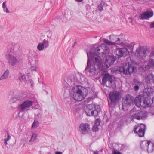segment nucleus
<instances>
[{
	"mask_svg": "<svg viewBox=\"0 0 154 154\" xmlns=\"http://www.w3.org/2000/svg\"><path fill=\"white\" fill-rule=\"evenodd\" d=\"M146 113L143 111H140L133 114L130 117V119L132 121L134 120H140L143 119L146 117Z\"/></svg>",
	"mask_w": 154,
	"mask_h": 154,
	"instance_id": "10",
	"label": "nucleus"
},
{
	"mask_svg": "<svg viewBox=\"0 0 154 154\" xmlns=\"http://www.w3.org/2000/svg\"><path fill=\"white\" fill-rule=\"evenodd\" d=\"M134 132L137 133L140 137H143L144 134V130L139 125L135 126Z\"/></svg>",
	"mask_w": 154,
	"mask_h": 154,
	"instance_id": "19",
	"label": "nucleus"
},
{
	"mask_svg": "<svg viewBox=\"0 0 154 154\" xmlns=\"http://www.w3.org/2000/svg\"><path fill=\"white\" fill-rule=\"evenodd\" d=\"M152 102L154 101V98H152Z\"/></svg>",
	"mask_w": 154,
	"mask_h": 154,
	"instance_id": "46",
	"label": "nucleus"
},
{
	"mask_svg": "<svg viewBox=\"0 0 154 154\" xmlns=\"http://www.w3.org/2000/svg\"><path fill=\"white\" fill-rule=\"evenodd\" d=\"M47 36L48 37V38H49V36H48V35H47Z\"/></svg>",
	"mask_w": 154,
	"mask_h": 154,
	"instance_id": "47",
	"label": "nucleus"
},
{
	"mask_svg": "<svg viewBox=\"0 0 154 154\" xmlns=\"http://www.w3.org/2000/svg\"><path fill=\"white\" fill-rule=\"evenodd\" d=\"M104 5L102 3H100L98 6V10L99 11H102L103 9V7Z\"/></svg>",
	"mask_w": 154,
	"mask_h": 154,
	"instance_id": "32",
	"label": "nucleus"
},
{
	"mask_svg": "<svg viewBox=\"0 0 154 154\" xmlns=\"http://www.w3.org/2000/svg\"><path fill=\"white\" fill-rule=\"evenodd\" d=\"M147 78L149 79V81H147L148 83H154V75H149V77H148Z\"/></svg>",
	"mask_w": 154,
	"mask_h": 154,
	"instance_id": "25",
	"label": "nucleus"
},
{
	"mask_svg": "<svg viewBox=\"0 0 154 154\" xmlns=\"http://www.w3.org/2000/svg\"><path fill=\"white\" fill-rule=\"evenodd\" d=\"M6 57L8 62L10 65L14 66L18 62V60L15 57L12 56L11 54H6Z\"/></svg>",
	"mask_w": 154,
	"mask_h": 154,
	"instance_id": "16",
	"label": "nucleus"
},
{
	"mask_svg": "<svg viewBox=\"0 0 154 154\" xmlns=\"http://www.w3.org/2000/svg\"><path fill=\"white\" fill-rule=\"evenodd\" d=\"M93 154H99V153H98V151H95L94 153H93Z\"/></svg>",
	"mask_w": 154,
	"mask_h": 154,
	"instance_id": "43",
	"label": "nucleus"
},
{
	"mask_svg": "<svg viewBox=\"0 0 154 154\" xmlns=\"http://www.w3.org/2000/svg\"><path fill=\"white\" fill-rule=\"evenodd\" d=\"M141 125H143V126L144 127H145V125L144 124H142Z\"/></svg>",
	"mask_w": 154,
	"mask_h": 154,
	"instance_id": "45",
	"label": "nucleus"
},
{
	"mask_svg": "<svg viewBox=\"0 0 154 154\" xmlns=\"http://www.w3.org/2000/svg\"><path fill=\"white\" fill-rule=\"evenodd\" d=\"M124 38V36L122 34L119 35L113 34L109 36L110 41L107 39H103V41L104 43L109 45L116 46L117 45L131 48L132 46L130 44L122 42Z\"/></svg>",
	"mask_w": 154,
	"mask_h": 154,
	"instance_id": "3",
	"label": "nucleus"
},
{
	"mask_svg": "<svg viewBox=\"0 0 154 154\" xmlns=\"http://www.w3.org/2000/svg\"><path fill=\"white\" fill-rule=\"evenodd\" d=\"M109 98L111 100V103L109 105V107L112 105H115L116 102L119 99V94L117 92L110 93L109 95Z\"/></svg>",
	"mask_w": 154,
	"mask_h": 154,
	"instance_id": "12",
	"label": "nucleus"
},
{
	"mask_svg": "<svg viewBox=\"0 0 154 154\" xmlns=\"http://www.w3.org/2000/svg\"><path fill=\"white\" fill-rule=\"evenodd\" d=\"M81 129L80 131L83 134H86L90 131V128L89 125L88 124H81L80 126Z\"/></svg>",
	"mask_w": 154,
	"mask_h": 154,
	"instance_id": "18",
	"label": "nucleus"
},
{
	"mask_svg": "<svg viewBox=\"0 0 154 154\" xmlns=\"http://www.w3.org/2000/svg\"><path fill=\"white\" fill-rule=\"evenodd\" d=\"M113 154H121V153L118 151H115L114 152Z\"/></svg>",
	"mask_w": 154,
	"mask_h": 154,
	"instance_id": "41",
	"label": "nucleus"
},
{
	"mask_svg": "<svg viewBox=\"0 0 154 154\" xmlns=\"http://www.w3.org/2000/svg\"><path fill=\"white\" fill-rule=\"evenodd\" d=\"M8 141L6 139H5L4 140V143L5 145L8 144L7 141Z\"/></svg>",
	"mask_w": 154,
	"mask_h": 154,
	"instance_id": "40",
	"label": "nucleus"
},
{
	"mask_svg": "<svg viewBox=\"0 0 154 154\" xmlns=\"http://www.w3.org/2000/svg\"><path fill=\"white\" fill-rule=\"evenodd\" d=\"M37 137V136L36 134L33 133L32 134L31 138L29 141L30 142L33 141L36 139Z\"/></svg>",
	"mask_w": 154,
	"mask_h": 154,
	"instance_id": "29",
	"label": "nucleus"
},
{
	"mask_svg": "<svg viewBox=\"0 0 154 154\" xmlns=\"http://www.w3.org/2000/svg\"><path fill=\"white\" fill-rule=\"evenodd\" d=\"M102 152V149H101V150H100Z\"/></svg>",
	"mask_w": 154,
	"mask_h": 154,
	"instance_id": "48",
	"label": "nucleus"
},
{
	"mask_svg": "<svg viewBox=\"0 0 154 154\" xmlns=\"http://www.w3.org/2000/svg\"><path fill=\"white\" fill-rule=\"evenodd\" d=\"M153 89L152 88H145L143 91V96L139 95L134 100V104L139 107L143 108L148 107L149 106V102L146 100V98L149 97L153 93Z\"/></svg>",
	"mask_w": 154,
	"mask_h": 154,
	"instance_id": "2",
	"label": "nucleus"
},
{
	"mask_svg": "<svg viewBox=\"0 0 154 154\" xmlns=\"http://www.w3.org/2000/svg\"><path fill=\"white\" fill-rule=\"evenodd\" d=\"M45 47L44 43H39L37 45V49L39 51H42L44 49Z\"/></svg>",
	"mask_w": 154,
	"mask_h": 154,
	"instance_id": "24",
	"label": "nucleus"
},
{
	"mask_svg": "<svg viewBox=\"0 0 154 154\" xmlns=\"http://www.w3.org/2000/svg\"><path fill=\"white\" fill-rule=\"evenodd\" d=\"M92 130L94 131H97L99 130L98 126L94 125L92 128Z\"/></svg>",
	"mask_w": 154,
	"mask_h": 154,
	"instance_id": "34",
	"label": "nucleus"
},
{
	"mask_svg": "<svg viewBox=\"0 0 154 154\" xmlns=\"http://www.w3.org/2000/svg\"><path fill=\"white\" fill-rule=\"evenodd\" d=\"M129 54V51L125 47L117 49L116 50V54L119 58L125 57Z\"/></svg>",
	"mask_w": 154,
	"mask_h": 154,
	"instance_id": "13",
	"label": "nucleus"
},
{
	"mask_svg": "<svg viewBox=\"0 0 154 154\" xmlns=\"http://www.w3.org/2000/svg\"><path fill=\"white\" fill-rule=\"evenodd\" d=\"M42 43H44V45H45V48H46L48 47L49 44L47 40H46L45 39H44Z\"/></svg>",
	"mask_w": 154,
	"mask_h": 154,
	"instance_id": "31",
	"label": "nucleus"
},
{
	"mask_svg": "<svg viewBox=\"0 0 154 154\" xmlns=\"http://www.w3.org/2000/svg\"><path fill=\"white\" fill-rule=\"evenodd\" d=\"M23 98L22 97L20 96V97H15L13 98V101L14 103L16 102L17 101H21L23 100Z\"/></svg>",
	"mask_w": 154,
	"mask_h": 154,
	"instance_id": "28",
	"label": "nucleus"
},
{
	"mask_svg": "<svg viewBox=\"0 0 154 154\" xmlns=\"http://www.w3.org/2000/svg\"><path fill=\"white\" fill-rule=\"evenodd\" d=\"M100 120L99 119H97L94 123V125H97V126H99L100 124Z\"/></svg>",
	"mask_w": 154,
	"mask_h": 154,
	"instance_id": "33",
	"label": "nucleus"
},
{
	"mask_svg": "<svg viewBox=\"0 0 154 154\" xmlns=\"http://www.w3.org/2000/svg\"><path fill=\"white\" fill-rule=\"evenodd\" d=\"M134 90L135 91H137L139 89V87L138 86V85H135V86H134Z\"/></svg>",
	"mask_w": 154,
	"mask_h": 154,
	"instance_id": "37",
	"label": "nucleus"
},
{
	"mask_svg": "<svg viewBox=\"0 0 154 154\" xmlns=\"http://www.w3.org/2000/svg\"><path fill=\"white\" fill-rule=\"evenodd\" d=\"M11 138V137L10 135L9 134L8 132V138H5L7 140L9 141Z\"/></svg>",
	"mask_w": 154,
	"mask_h": 154,
	"instance_id": "38",
	"label": "nucleus"
},
{
	"mask_svg": "<svg viewBox=\"0 0 154 154\" xmlns=\"http://www.w3.org/2000/svg\"><path fill=\"white\" fill-rule=\"evenodd\" d=\"M153 15V13L152 11L147 10L144 12L140 14L139 17L140 19L143 20L151 17Z\"/></svg>",
	"mask_w": 154,
	"mask_h": 154,
	"instance_id": "17",
	"label": "nucleus"
},
{
	"mask_svg": "<svg viewBox=\"0 0 154 154\" xmlns=\"http://www.w3.org/2000/svg\"><path fill=\"white\" fill-rule=\"evenodd\" d=\"M10 73V70L8 69L5 71L0 77V82H1L3 80L7 79L9 77Z\"/></svg>",
	"mask_w": 154,
	"mask_h": 154,
	"instance_id": "20",
	"label": "nucleus"
},
{
	"mask_svg": "<svg viewBox=\"0 0 154 154\" xmlns=\"http://www.w3.org/2000/svg\"><path fill=\"white\" fill-rule=\"evenodd\" d=\"M149 57L147 64L143 67V70H148L154 67V48L152 49Z\"/></svg>",
	"mask_w": 154,
	"mask_h": 154,
	"instance_id": "7",
	"label": "nucleus"
},
{
	"mask_svg": "<svg viewBox=\"0 0 154 154\" xmlns=\"http://www.w3.org/2000/svg\"><path fill=\"white\" fill-rule=\"evenodd\" d=\"M150 141L149 140L147 141V142L146 141H143L140 144L141 146L143 149H146L147 150L148 152H149V150L148 149L149 146V144H150Z\"/></svg>",
	"mask_w": 154,
	"mask_h": 154,
	"instance_id": "21",
	"label": "nucleus"
},
{
	"mask_svg": "<svg viewBox=\"0 0 154 154\" xmlns=\"http://www.w3.org/2000/svg\"><path fill=\"white\" fill-rule=\"evenodd\" d=\"M37 111H38L39 113L38 114L35 113V115H37L38 116V117L41 118V114L42 112V111L39 109H38Z\"/></svg>",
	"mask_w": 154,
	"mask_h": 154,
	"instance_id": "35",
	"label": "nucleus"
},
{
	"mask_svg": "<svg viewBox=\"0 0 154 154\" xmlns=\"http://www.w3.org/2000/svg\"><path fill=\"white\" fill-rule=\"evenodd\" d=\"M77 44V42H75L74 43V45L72 46V47H74Z\"/></svg>",
	"mask_w": 154,
	"mask_h": 154,
	"instance_id": "44",
	"label": "nucleus"
},
{
	"mask_svg": "<svg viewBox=\"0 0 154 154\" xmlns=\"http://www.w3.org/2000/svg\"><path fill=\"white\" fill-rule=\"evenodd\" d=\"M137 55L139 58L143 60L149 53V50L144 47H140L136 50Z\"/></svg>",
	"mask_w": 154,
	"mask_h": 154,
	"instance_id": "8",
	"label": "nucleus"
},
{
	"mask_svg": "<svg viewBox=\"0 0 154 154\" xmlns=\"http://www.w3.org/2000/svg\"><path fill=\"white\" fill-rule=\"evenodd\" d=\"M85 113L89 116H96L98 114V111L96 110L95 106L93 104H90L86 106L85 109Z\"/></svg>",
	"mask_w": 154,
	"mask_h": 154,
	"instance_id": "6",
	"label": "nucleus"
},
{
	"mask_svg": "<svg viewBox=\"0 0 154 154\" xmlns=\"http://www.w3.org/2000/svg\"><path fill=\"white\" fill-rule=\"evenodd\" d=\"M116 57L114 55L107 56L105 59V62L104 63V65L107 68L109 67L116 60Z\"/></svg>",
	"mask_w": 154,
	"mask_h": 154,
	"instance_id": "15",
	"label": "nucleus"
},
{
	"mask_svg": "<svg viewBox=\"0 0 154 154\" xmlns=\"http://www.w3.org/2000/svg\"><path fill=\"white\" fill-rule=\"evenodd\" d=\"M18 79L21 82H25V76L24 75L20 74L18 77Z\"/></svg>",
	"mask_w": 154,
	"mask_h": 154,
	"instance_id": "26",
	"label": "nucleus"
},
{
	"mask_svg": "<svg viewBox=\"0 0 154 154\" xmlns=\"http://www.w3.org/2000/svg\"><path fill=\"white\" fill-rule=\"evenodd\" d=\"M88 93V91L86 88L79 86L74 91L73 98L77 101H81L85 98Z\"/></svg>",
	"mask_w": 154,
	"mask_h": 154,
	"instance_id": "4",
	"label": "nucleus"
},
{
	"mask_svg": "<svg viewBox=\"0 0 154 154\" xmlns=\"http://www.w3.org/2000/svg\"><path fill=\"white\" fill-rule=\"evenodd\" d=\"M95 53L91 52L89 55L88 53H87V66L85 69V72L86 74H88L89 72L90 73V75L94 74L96 71L95 66L90 64L91 60L93 61L95 66L100 67L103 63L102 59H101L100 57L108 54L109 52V49L105 44H102L100 45L95 48Z\"/></svg>",
	"mask_w": 154,
	"mask_h": 154,
	"instance_id": "1",
	"label": "nucleus"
},
{
	"mask_svg": "<svg viewBox=\"0 0 154 154\" xmlns=\"http://www.w3.org/2000/svg\"><path fill=\"white\" fill-rule=\"evenodd\" d=\"M6 1H5L3 2L2 4V8H3L4 12H6L7 13H10V11L6 7Z\"/></svg>",
	"mask_w": 154,
	"mask_h": 154,
	"instance_id": "23",
	"label": "nucleus"
},
{
	"mask_svg": "<svg viewBox=\"0 0 154 154\" xmlns=\"http://www.w3.org/2000/svg\"><path fill=\"white\" fill-rule=\"evenodd\" d=\"M39 125V122L37 121H35L32 125V128H36Z\"/></svg>",
	"mask_w": 154,
	"mask_h": 154,
	"instance_id": "30",
	"label": "nucleus"
},
{
	"mask_svg": "<svg viewBox=\"0 0 154 154\" xmlns=\"http://www.w3.org/2000/svg\"><path fill=\"white\" fill-rule=\"evenodd\" d=\"M31 69V70L32 71H36V67L35 66H32Z\"/></svg>",
	"mask_w": 154,
	"mask_h": 154,
	"instance_id": "36",
	"label": "nucleus"
},
{
	"mask_svg": "<svg viewBox=\"0 0 154 154\" xmlns=\"http://www.w3.org/2000/svg\"><path fill=\"white\" fill-rule=\"evenodd\" d=\"M134 70V67L129 62L118 67L116 69L118 73L122 75H125L131 74Z\"/></svg>",
	"mask_w": 154,
	"mask_h": 154,
	"instance_id": "5",
	"label": "nucleus"
},
{
	"mask_svg": "<svg viewBox=\"0 0 154 154\" xmlns=\"http://www.w3.org/2000/svg\"><path fill=\"white\" fill-rule=\"evenodd\" d=\"M20 46L18 44H12L11 48L13 49L14 51H17L19 48Z\"/></svg>",
	"mask_w": 154,
	"mask_h": 154,
	"instance_id": "27",
	"label": "nucleus"
},
{
	"mask_svg": "<svg viewBox=\"0 0 154 154\" xmlns=\"http://www.w3.org/2000/svg\"><path fill=\"white\" fill-rule=\"evenodd\" d=\"M55 154H62V153L60 152L57 151L55 152Z\"/></svg>",
	"mask_w": 154,
	"mask_h": 154,
	"instance_id": "42",
	"label": "nucleus"
},
{
	"mask_svg": "<svg viewBox=\"0 0 154 154\" xmlns=\"http://www.w3.org/2000/svg\"><path fill=\"white\" fill-rule=\"evenodd\" d=\"M113 82L112 77L109 74H105L102 78L101 84L103 86H105L107 83L108 87H110Z\"/></svg>",
	"mask_w": 154,
	"mask_h": 154,
	"instance_id": "11",
	"label": "nucleus"
},
{
	"mask_svg": "<svg viewBox=\"0 0 154 154\" xmlns=\"http://www.w3.org/2000/svg\"><path fill=\"white\" fill-rule=\"evenodd\" d=\"M150 28H153L154 27V22L150 24Z\"/></svg>",
	"mask_w": 154,
	"mask_h": 154,
	"instance_id": "39",
	"label": "nucleus"
},
{
	"mask_svg": "<svg viewBox=\"0 0 154 154\" xmlns=\"http://www.w3.org/2000/svg\"><path fill=\"white\" fill-rule=\"evenodd\" d=\"M132 103L133 101L130 97L129 95L126 96L122 100V109L124 110L127 109V106H130Z\"/></svg>",
	"mask_w": 154,
	"mask_h": 154,
	"instance_id": "14",
	"label": "nucleus"
},
{
	"mask_svg": "<svg viewBox=\"0 0 154 154\" xmlns=\"http://www.w3.org/2000/svg\"><path fill=\"white\" fill-rule=\"evenodd\" d=\"M149 145V147L148 149L149 150V152H152L154 151V142H151L150 141V144Z\"/></svg>",
	"mask_w": 154,
	"mask_h": 154,
	"instance_id": "22",
	"label": "nucleus"
},
{
	"mask_svg": "<svg viewBox=\"0 0 154 154\" xmlns=\"http://www.w3.org/2000/svg\"><path fill=\"white\" fill-rule=\"evenodd\" d=\"M33 103V102L32 100H25L19 105L18 109L21 112H23L25 110H29V108L32 106Z\"/></svg>",
	"mask_w": 154,
	"mask_h": 154,
	"instance_id": "9",
	"label": "nucleus"
}]
</instances>
